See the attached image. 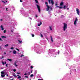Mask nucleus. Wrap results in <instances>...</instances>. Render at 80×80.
Returning a JSON list of instances; mask_svg holds the SVG:
<instances>
[{
  "mask_svg": "<svg viewBox=\"0 0 80 80\" xmlns=\"http://www.w3.org/2000/svg\"><path fill=\"white\" fill-rule=\"evenodd\" d=\"M6 66L7 67H8V64H6Z\"/></svg>",
  "mask_w": 80,
  "mask_h": 80,
  "instance_id": "39",
  "label": "nucleus"
},
{
  "mask_svg": "<svg viewBox=\"0 0 80 80\" xmlns=\"http://www.w3.org/2000/svg\"><path fill=\"white\" fill-rule=\"evenodd\" d=\"M0 41H3L2 39L1 38H0Z\"/></svg>",
  "mask_w": 80,
  "mask_h": 80,
  "instance_id": "33",
  "label": "nucleus"
},
{
  "mask_svg": "<svg viewBox=\"0 0 80 80\" xmlns=\"http://www.w3.org/2000/svg\"><path fill=\"white\" fill-rule=\"evenodd\" d=\"M20 2H23V1L21 0H20Z\"/></svg>",
  "mask_w": 80,
  "mask_h": 80,
  "instance_id": "47",
  "label": "nucleus"
},
{
  "mask_svg": "<svg viewBox=\"0 0 80 80\" xmlns=\"http://www.w3.org/2000/svg\"><path fill=\"white\" fill-rule=\"evenodd\" d=\"M36 17H38V16H37V15H36Z\"/></svg>",
  "mask_w": 80,
  "mask_h": 80,
  "instance_id": "53",
  "label": "nucleus"
},
{
  "mask_svg": "<svg viewBox=\"0 0 80 80\" xmlns=\"http://www.w3.org/2000/svg\"><path fill=\"white\" fill-rule=\"evenodd\" d=\"M45 4L46 5V7H47L48 8H48H49V6L48 5V2H45Z\"/></svg>",
  "mask_w": 80,
  "mask_h": 80,
  "instance_id": "5",
  "label": "nucleus"
},
{
  "mask_svg": "<svg viewBox=\"0 0 80 80\" xmlns=\"http://www.w3.org/2000/svg\"><path fill=\"white\" fill-rule=\"evenodd\" d=\"M13 48H13L12 47V48H10V49L12 50V49H13Z\"/></svg>",
  "mask_w": 80,
  "mask_h": 80,
  "instance_id": "41",
  "label": "nucleus"
},
{
  "mask_svg": "<svg viewBox=\"0 0 80 80\" xmlns=\"http://www.w3.org/2000/svg\"><path fill=\"white\" fill-rule=\"evenodd\" d=\"M20 72H17V74H20Z\"/></svg>",
  "mask_w": 80,
  "mask_h": 80,
  "instance_id": "36",
  "label": "nucleus"
},
{
  "mask_svg": "<svg viewBox=\"0 0 80 80\" xmlns=\"http://www.w3.org/2000/svg\"><path fill=\"white\" fill-rule=\"evenodd\" d=\"M78 20V19H77V18H76V19L75 20V21H74V25H77V24H76V22H77V21Z\"/></svg>",
  "mask_w": 80,
  "mask_h": 80,
  "instance_id": "6",
  "label": "nucleus"
},
{
  "mask_svg": "<svg viewBox=\"0 0 80 80\" xmlns=\"http://www.w3.org/2000/svg\"><path fill=\"white\" fill-rule=\"evenodd\" d=\"M21 78V77L20 76H19V77H18V78Z\"/></svg>",
  "mask_w": 80,
  "mask_h": 80,
  "instance_id": "43",
  "label": "nucleus"
},
{
  "mask_svg": "<svg viewBox=\"0 0 80 80\" xmlns=\"http://www.w3.org/2000/svg\"><path fill=\"white\" fill-rule=\"evenodd\" d=\"M31 69H32V68H33V66H31Z\"/></svg>",
  "mask_w": 80,
  "mask_h": 80,
  "instance_id": "32",
  "label": "nucleus"
},
{
  "mask_svg": "<svg viewBox=\"0 0 80 80\" xmlns=\"http://www.w3.org/2000/svg\"><path fill=\"white\" fill-rule=\"evenodd\" d=\"M34 36V34H32V37H33Z\"/></svg>",
  "mask_w": 80,
  "mask_h": 80,
  "instance_id": "35",
  "label": "nucleus"
},
{
  "mask_svg": "<svg viewBox=\"0 0 80 80\" xmlns=\"http://www.w3.org/2000/svg\"><path fill=\"white\" fill-rule=\"evenodd\" d=\"M16 62H14V65H16Z\"/></svg>",
  "mask_w": 80,
  "mask_h": 80,
  "instance_id": "52",
  "label": "nucleus"
},
{
  "mask_svg": "<svg viewBox=\"0 0 80 80\" xmlns=\"http://www.w3.org/2000/svg\"><path fill=\"white\" fill-rule=\"evenodd\" d=\"M48 2L49 4H50V3H51V2H50V0H48Z\"/></svg>",
  "mask_w": 80,
  "mask_h": 80,
  "instance_id": "21",
  "label": "nucleus"
},
{
  "mask_svg": "<svg viewBox=\"0 0 80 80\" xmlns=\"http://www.w3.org/2000/svg\"><path fill=\"white\" fill-rule=\"evenodd\" d=\"M41 37H43V36L42 34L41 33Z\"/></svg>",
  "mask_w": 80,
  "mask_h": 80,
  "instance_id": "22",
  "label": "nucleus"
},
{
  "mask_svg": "<svg viewBox=\"0 0 80 80\" xmlns=\"http://www.w3.org/2000/svg\"><path fill=\"white\" fill-rule=\"evenodd\" d=\"M7 63V62H4V64H6Z\"/></svg>",
  "mask_w": 80,
  "mask_h": 80,
  "instance_id": "50",
  "label": "nucleus"
},
{
  "mask_svg": "<svg viewBox=\"0 0 80 80\" xmlns=\"http://www.w3.org/2000/svg\"><path fill=\"white\" fill-rule=\"evenodd\" d=\"M55 6H57L58 5V3H57V2H56L55 4Z\"/></svg>",
  "mask_w": 80,
  "mask_h": 80,
  "instance_id": "20",
  "label": "nucleus"
},
{
  "mask_svg": "<svg viewBox=\"0 0 80 80\" xmlns=\"http://www.w3.org/2000/svg\"><path fill=\"white\" fill-rule=\"evenodd\" d=\"M51 38V40L52 42H53V38H52V36H51L50 37Z\"/></svg>",
  "mask_w": 80,
  "mask_h": 80,
  "instance_id": "11",
  "label": "nucleus"
},
{
  "mask_svg": "<svg viewBox=\"0 0 80 80\" xmlns=\"http://www.w3.org/2000/svg\"><path fill=\"white\" fill-rule=\"evenodd\" d=\"M0 27L1 28L2 30H4V28H3V26L2 25Z\"/></svg>",
  "mask_w": 80,
  "mask_h": 80,
  "instance_id": "8",
  "label": "nucleus"
},
{
  "mask_svg": "<svg viewBox=\"0 0 80 80\" xmlns=\"http://www.w3.org/2000/svg\"><path fill=\"white\" fill-rule=\"evenodd\" d=\"M50 9L51 10H52V8L51 7H49V8L48 9V8L46 9V11H48L49 10V9Z\"/></svg>",
  "mask_w": 80,
  "mask_h": 80,
  "instance_id": "4",
  "label": "nucleus"
},
{
  "mask_svg": "<svg viewBox=\"0 0 80 80\" xmlns=\"http://www.w3.org/2000/svg\"><path fill=\"white\" fill-rule=\"evenodd\" d=\"M2 65H4L5 63H4V62H3V61L2 62Z\"/></svg>",
  "mask_w": 80,
  "mask_h": 80,
  "instance_id": "31",
  "label": "nucleus"
},
{
  "mask_svg": "<svg viewBox=\"0 0 80 80\" xmlns=\"http://www.w3.org/2000/svg\"><path fill=\"white\" fill-rule=\"evenodd\" d=\"M11 80H13V79H12Z\"/></svg>",
  "mask_w": 80,
  "mask_h": 80,
  "instance_id": "64",
  "label": "nucleus"
},
{
  "mask_svg": "<svg viewBox=\"0 0 80 80\" xmlns=\"http://www.w3.org/2000/svg\"><path fill=\"white\" fill-rule=\"evenodd\" d=\"M17 70V69H14L13 70V72H16V70Z\"/></svg>",
  "mask_w": 80,
  "mask_h": 80,
  "instance_id": "27",
  "label": "nucleus"
},
{
  "mask_svg": "<svg viewBox=\"0 0 80 80\" xmlns=\"http://www.w3.org/2000/svg\"><path fill=\"white\" fill-rule=\"evenodd\" d=\"M42 22H40V23H38V27H40V25H42Z\"/></svg>",
  "mask_w": 80,
  "mask_h": 80,
  "instance_id": "10",
  "label": "nucleus"
},
{
  "mask_svg": "<svg viewBox=\"0 0 80 80\" xmlns=\"http://www.w3.org/2000/svg\"><path fill=\"white\" fill-rule=\"evenodd\" d=\"M38 80H43V79H38Z\"/></svg>",
  "mask_w": 80,
  "mask_h": 80,
  "instance_id": "49",
  "label": "nucleus"
},
{
  "mask_svg": "<svg viewBox=\"0 0 80 80\" xmlns=\"http://www.w3.org/2000/svg\"><path fill=\"white\" fill-rule=\"evenodd\" d=\"M63 2H62L60 3V6H63Z\"/></svg>",
  "mask_w": 80,
  "mask_h": 80,
  "instance_id": "9",
  "label": "nucleus"
},
{
  "mask_svg": "<svg viewBox=\"0 0 80 80\" xmlns=\"http://www.w3.org/2000/svg\"><path fill=\"white\" fill-rule=\"evenodd\" d=\"M2 57L1 58V59H2V58H3V56H2Z\"/></svg>",
  "mask_w": 80,
  "mask_h": 80,
  "instance_id": "34",
  "label": "nucleus"
},
{
  "mask_svg": "<svg viewBox=\"0 0 80 80\" xmlns=\"http://www.w3.org/2000/svg\"><path fill=\"white\" fill-rule=\"evenodd\" d=\"M36 6L37 7V8L38 9V10L39 11V13H40V6L38 5V4H36Z\"/></svg>",
  "mask_w": 80,
  "mask_h": 80,
  "instance_id": "2",
  "label": "nucleus"
},
{
  "mask_svg": "<svg viewBox=\"0 0 80 80\" xmlns=\"http://www.w3.org/2000/svg\"><path fill=\"white\" fill-rule=\"evenodd\" d=\"M2 38H7V37L6 36H1Z\"/></svg>",
  "mask_w": 80,
  "mask_h": 80,
  "instance_id": "17",
  "label": "nucleus"
},
{
  "mask_svg": "<svg viewBox=\"0 0 80 80\" xmlns=\"http://www.w3.org/2000/svg\"><path fill=\"white\" fill-rule=\"evenodd\" d=\"M65 7H66V6L65 5L64 6L63 8H64V9H65Z\"/></svg>",
  "mask_w": 80,
  "mask_h": 80,
  "instance_id": "25",
  "label": "nucleus"
},
{
  "mask_svg": "<svg viewBox=\"0 0 80 80\" xmlns=\"http://www.w3.org/2000/svg\"><path fill=\"white\" fill-rule=\"evenodd\" d=\"M76 11L77 12V14H78V15H79V14H80V11H79V9H78V8H76Z\"/></svg>",
  "mask_w": 80,
  "mask_h": 80,
  "instance_id": "3",
  "label": "nucleus"
},
{
  "mask_svg": "<svg viewBox=\"0 0 80 80\" xmlns=\"http://www.w3.org/2000/svg\"><path fill=\"white\" fill-rule=\"evenodd\" d=\"M30 77H33V75L32 74H31L30 75Z\"/></svg>",
  "mask_w": 80,
  "mask_h": 80,
  "instance_id": "24",
  "label": "nucleus"
},
{
  "mask_svg": "<svg viewBox=\"0 0 80 80\" xmlns=\"http://www.w3.org/2000/svg\"><path fill=\"white\" fill-rule=\"evenodd\" d=\"M2 2H3V3H5V1H2Z\"/></svg>",
  "mask_w": 80,
  "mask_h": 80,
  "instance_id": "40",
  "label": "nucleus"
},
{
  "mask_svg": "<svg viewBox=\"0 0 80 80\" xmlns=\"http://www.w3.org/2000/svg\"><path fill=\"white\" fill-rule=\"evenodd\" d=\"M56 7H57V8H58L59 7V6H58L57 5V6H56Z\"/></svg>",
  "mask_w": 80,
  "mask_h": 80,
  "instance_id": "37",
  "label": "nucleus"
},
{
  "mask_svg": "<svg viewBox=\"0 0 80 80\" xmlns=\"http://www.w3.org/2000/svg\"><path fill=\"white\" fill-rule=\"evenodd\" d=\"M25 78H28V76H25Z\"/></svg>",
  "mask_w": 80,
  "mask_h": 80,
  "instance_id": "45",
  "label": "nucleus"
},
{
  "mask_svg": "<svg viewBox=\"0 0 80 80\" xmlns=\"http://www.w3.org/2000/svg\"><path fill=\"white\" fill-rule=\"evenodd\" d=\"M30 72H28V75H30Z\"/></svg>",
  "mask_w": 80,
  "mask_h": 80,
  "instance_id": "51",
  "label": "nucleus"
},
{
  "mask_svg": "<svg viewBox=\"0 0 80 80\" xmlns=\"http://www.w3.org/2000/svg\"><path fill=\"white\" fill-rule=\"evenodd\" d=\"M11 32H13V31H12V30H11Z\"/></svg>",
  "mask_w": 80,
  "mask_h": 80,
  "instance_id": "57",
  "label": "nucleus"
},
{
  "mask_svg": "<svg viewBox=\"0 0 80 80\" xmlns=\"http://www.w3.org/2000/svg\"><path fill=\"white\" fill-rule=\"evenodd\" d=\"M6 2H7V1H6Z\"/></svg>",
  "mask_w": 80,
  "mask_h": 80,
  "instance_id": "63",
  "label": "nucleus"
},
{
  "mask_svg": "<svg viewBox=\"0 0 80 80\" xmlns=\"http://www.w3.org/2000/svg\"><path fill=\"white\" fill-rule=\"evenodd\" d=\"M13 54H16V53H17V51H16L15 50H14L13 51Z\"/></svg>",
  "mask_w": 80,
  "mask_h": 80,
  "instance_id": "12",
  "label": "nucleus"
},
{
  "mask_svg": "<svg viewBox=\"0 0 80 80\" xmlns=\"http://www.w3.org/2000/svg\"><path fill=\"white\" fill-rule=\"evenodd\" d=\"M67 10H69V8H67Z\"/></svg>",
  "mask_w": 80,
  "mask_h": 80,
  "instance_id": "55",
  "label": "nucleus"
},
{
  "mask_svg": "<svg viewBox=\"0 0 80 80\" xmlns=\"http://www.w3.org/2000/svg\"><path fill=\"white\" fill-rule=\"evenodd\" d=\"M59 53H60V51H58V55L59 54Z\"/></svg>",
  "mask_w": 80,
  "mask_h": 80,
  "instance_id": "46",
  "label": "nucleus"
},
{
  "mask_svg": "<svg viewBox=\"0 0 80 80\" xmlns=\"http://www.w3.org/2000/svg\"><path fill=\"white\" fill-rule=\"evenodd\" d=\"M16 50H18V51H19V49H18L16 48Z\"/></svg>",
  "mask_w": 80,
  "mask_h": 80,
  "instance_id": "42",
  "label": "nucleus"
},
{
  "mask_svg": "<svg viewBox=\"0 0 80 80\" xmlns=\"http://www.w3.org/2000/svg\"><path fill=\"white\" fill-rule=\"evenodd\" d=\"M23 56H24V55H23V54H22L21 56V57H23Z\"/></svg>",
  "mask_w": 80,
  "mask_h": 80,
  "instance_id": "30",
  "label": "nucleus"
},
{
  "mask_svg": "<svg viewBox=\"0 0 80 80\" xmlns=\"http://www.w3.org/2000/svg\"><path fill=\"white\" fill-rule=\"evenodd\" d=\"M0 21H1V22H2V21H3V19H2L1 18L0 19Z\"/></svg>",
  "mask_w": 80,
  "mask_h": 80,
  "instance_id": "29",
  "label": "nucleus"
},
{
  "mask_svg": "<svg viewBox=\"0 0 80 80\" xmlns=\"http://www.w3.org/2000/svg\"><path fill=\"white\" fill-rule=\"evenodd\" d=\"M5 47H8V44H6V45H5Z\"/></svg>",
  "mask_w": 80,
  "mask_h": 80,
  "instance_id": "28",
  "label": "nucleus"
},
{
  "mask_svg": "<svg viewBox=\"0 0 80 80\" xmlns=\"http://www.w3.org/2000/svg\"><path fill=\"white\" fill-rule=\"evenodd\" d=\"M59 8L60 9H62V8H63V7H59Z\"/></svg>",
  "mask_w": 80,
  "mask_h": 80,
  "instance_id": "23",
  "label": "nucleus"
},
{
  "mask_svg": "<svg viewBox=\"0 0 80 80\" xmlns=\"http://www.w3.org/2000/svg\"><path fill=\"white\" fill-rule=\"evenodd\" d=\"M6 76H7V77H8V74H7Z\"/></svg>",
  "mask_w": 80,
  "mask_h": 80,
  "instance_id": "56",
  "label": "nucleus"
},
{
  "mask_svg": "<svg viewBox=\"0 0 80 80\" xmlns=\"http://www.w3.org/2000/svg\"><path fill=\"white\" fill-rule=\"evenodd\" d=\"M27 75V73H26L24 74V75Z\"/></svg>",
  "mask_w": 80,
  "mask_h": 80,
  "instance_id": "44",
  "label": "nucleus"
},
{
  "mask_svg": "<svg viewBox=\"0 0 80 80\" xmlns=\"http://www.w3.org/2000/svg\"><path fill=\"white\" fill-rule=\"evenodd\" d=\"M18 41L19 42V43H22V41H20V40H18Z\"/></svg>",
  "mask_w": 80,
  "mask_h": 80,
  "instance_id": "18",
  "label": "nucleus"
},
{
  "mask_svg": "<svg viewBox=\"0 0 80 80\" xmlns=\"http://www.w3.org/2000/svg\"><path fill=\"white\" fill-rule=\"evenodd\" d=\"M0 49H1V47L0 46Z\"/></svg>",
  "mask_w": 80,
  "mask_h": 80,
  "instance_id": "62",
  "label": "nucleus"
},
{
  "mask_svg": "<svg viewBox=\"0 0 80 80\" xmlns=\"http://www.w3.org/2000/svg\"><path fill=\"white\" fill-rule=\"evenodd\" d=\"M4 55H6V52H4Z\"/></svg>",
  "mask_w": 80,
  "mask_h": 80,
  "instance_id": "48",
  "label": "nucleus"
},
{
  "mask_svg": "<svg viewBox=\"0 0 80 80\" xmlns=\"http://www.w3.org/2000/svg\"><path fill=\"white\" fill-rule=\"evenodd\" d=\"M49 28L50 30H52V27L50 26H49Z\"/></svg>",
  "mask_w": 80,
  "mask_h": 80,
  "instance_id": "19",
  "label": "nucleus"
},
{
  "mask_svg": "<svg viewBox=\"0 0 80 80\" xmlns=\"http://www.w3.org/2000/svg\"><path fill=\"white\" fill-rule=\"evenodd\" d=\"M7 9H8V8H6V10H7H7H7Z\"/></svg>",
  "mask_w": 80,
  "mask_h": 80,
  "instance_id": "59",
  "label": "nucleus"
},
{
  "mask_svg": "<svg viewBox=\"0 0 80 80\" xmlns=\"http://www.w3.org/2000/svg\"><path fill=\"white\" fill-rule=\"evenodd\" d=\"M15 65V66H16V67H17V64H16V65Z\"/></svg>",
  "mask_w": 80,
  "mask_h": 80,
  "instance_id": "54",
  "label": "nucleus"
},
{
  "mask_svg": "<svg viewBox=\"0 0 80 80\" xmlns=\"http://www.w3.org/2000/svg\"><path fill=\"white\" fill-rule=\"evenodd\" d=\"M63 24L64 25L63 27V31H65V30L67 29V24L65 23H64Z\"/></svg>",
  "mask_w": 80,
  "mask_h": 80,
  "instance_id": "1",
  "label": "nucleus"
},
{
  "mask_svg": "<svg viewBox=\"0 0 80 80\" xmlns=\"http://www.w3.org/2000/svg\"><path fill=\"white\" fill-rule=\"evenodd\" d=\"M1 75L2 77V78L4 77H5V75H3V74H1Z\"/></svg>",
  "mask_w": 80,
  "mask_h": 80,
  "instance_id": "16",
  "label": "nucleus"
},
{
  "mask_svg": "<svg viewBox=\"0 0 80 80\" xmlns=\"http://www.w3.org/2000/svg\"><path fill=\"white\" fill-rule=\"evenodd\" d=\"M13 75L14 77H17V76H16V75L13 74Z\"/></svg>",
  "mask_w": 80,
  "mask_h": 80,
  "instance_id": "26",
  "label": "nucleus"
},
{
  "mask_svg": "<svg viewBox=\"0 0 80 80\" xmlns=\"http://www.w3.org/2000/svg\"><path fill=\"white\" fill-rule=\"evenodd\" d=\"M7 60H9V62H12V59H10L8 58Z\"/></svg>",
  "mask_w": 80,
  "mask_h": 80,
  "instance_id": "15",
  "label": "nucleus"
},
{
  "mask_svg": "<svg viewBox=\"0 0 80 80\" xmlns=\"http://www.w3.org/2000/svg\"><path fill=\"white\" fill-rule=\"evenodd\" d=\"M50 1L51 2V4L52 5H53L54 4V2H53V0H50Z\"/></svg>",
  "mask_w": 80,
  "mask_h": 80,
  "instance_id": "7",
  "label": "nucleus"
},
{
  "mask_svg": "<svg viewBox=\"0 0 80 80\" xmlns=\"http://www.w3.org/2000/svg\"><path fill=\"white\" fill-rule=\"evenodd\" d=\"M31 73H32V71H31Z\"/></svg>",
  "mask_w": 80,
  "mask_h": 80,
  "instance_id": "60",
  "label": "nucleus"
},
{
  "mask_svg": "<svg viewBox=\"0 0 80 80\" xmlns=\"http://www.w3.org/2000/svg\"><path fill=\"white\" fill-rule=\"evenodd\" d=\"M1 73L2 74V75H4V74H5V72H3V71H2L1 72Z\"/></svg>",
  "mask_w": 80,
  "mask_h": 80,
  "instance_id": "13",
  "label": "nucleus"
},
{
  "mask_svg": "<svg viewBox=\"0 0 80 80\" xmlns=\"http://www.w3.org/2000/svg\"><path fill=\"white\" fill-rule=\"evenodd\" d=\"M35 2L36 3H38V1L37 0H35Z\"/></svg>",
  "mask_w": 80,
  "mask_h": 80,
  "instance_id": "14",
  "label": "nucleus"
},
{
  "mask_svg": "<svg viewBox=\"0 0 80 80\" xmlns=\"http://www.w3.org/2000/svg\"><path fill=\"white\" fill-rule=\"evenodd\" d=\"M4 33H6V30H4Z\"/></svg>",
  "mask_w": 80,
  "mask_h": 80,
  "instance_id": "38",
  "label": "nucleus"
},
{
  "mask_svg": "<svg viewBox=\"0 0 80 80\" xmlns=\"http://www.w3.org/2000/svg\"><path fill=\"white\" fill-rule=\"evenodd\" d=\"M17 76H18V77L19 76V75H17Z\"/></svg>",
  "mask_w": 80,
  "mask_h": 80,
  "instance_id": "61",
  "label": "nucleus"
},
{
  "mask_svg": "<svg viewBox=\"0 0 80 80\" xmlns=\"http://www.w3.org/2000/svg\"><path fill=\"white\" fill-rule=\"evenodd\" d=\"M11 52H12V51H10V52H9V53H11Z\"/></svg>",
  "mask_w": 80,
  "mask_h": 80,
  "instance_id": "58",
  "label": "nucleus"
}]
</instances>
